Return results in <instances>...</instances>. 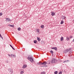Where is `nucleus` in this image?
Here are the masks:
<instances>
[{"instance_id": "1", "label": "nucleus", "mask_w": 74, "mask_h": 74, "mask_svg": "<svg viewBox=\"0 0 74 74\" xmlns=\"http://www.w3.org/2000/svg\"><path fill=\"white\" fill-rule=\"evenodd\" d=\"M27 59L30 60L31 63H33L34 62L33 58V57L31 55H29L28 56Z\"/></svg>"}, {"instance_id": "2", "label": "nucleus", "mask_w": 74, "mask_h": 74, "mask_svg": "<svg viewBox=\"0 0 74 74\" xmlns=\"http://www.w3.org/2000/svg\"><path fill=\"white\" fill-rule=\"evenodd\" d=\"M71 49H68L64 50V53H67V52H68L69 51H70V50H71Z\"/></svg>"}, {"instance_id": "3", "label": "nucleus", "mask_w": 74, "mask_h": 74, "mask_svg": "<svg viewBox=\"0 0 74 74\" xmlns=\"http://www.w3.org/2000/svg\"><path fill=\"white\" fill-rule=\"evenodd\" d=\"M56 60L55 58H53L51 60V63H56Z\"/></svg>"}, {"instance_id": "4", "label": "nucleus", "mask_w": 74, "mask_h": 74, "mask_svg": "<svg viewBox=\"0 0 74 74\" xmlns=\"http://www.w3.org/2000/svg\"><path fill=\"white\" fill-rule=\"evenodd\" d=\"M8 71H9V72L10 74H12L13 73V70L11 69H8Z\"/></svg>"}, {"instance_id": "5", "label": "nucleus", "mask_w": 74, "mask_h": 74, "mask_svg": "<svg viewBox=\"0 0 74 74\" xmlns=\"http://www.w3.org/2000/svg\"><path fill=\"white\" fill-rule=\"evenodd\" d=\"M61 18H62V19H66V17L65 16H64L63 15L61 16Z\"/></svg>"}, {"instance_id": "6", "label": "nucleus", "mask_w": 74, "mask_h": 74, "mask_svg": "<svg viewBox=\"0 0 74 74\" xmlns=\"http://www.w3.org/2000/svg\"><path fill=\"white\" fill-rule=\"evenodd\" d=\"M6 19L8 21V22H11V20L9 18H6Z\"/></svg>"}, {"instance_id": "7", "label": "nucleus", "mask_w": 74, "mask_h": 74, "mask_svg": "<svg viewBox=\"0 0 74 74\" xmlns=\"http://www.w3.org/2000/svg\"><path fill=\"white\" fill-rule=\"evenodd\" d=\"M51 15L53 16L55 15V13L54 12H51Z\"/></svg>"}, {"instance_id": "8", "label": "nucleus", "mask_w": 74, "mask_h": 74, "mask_svg": "<svg viewBox=\"0 0 74 74\" xmlns=\"http://www.w3.org/2000/svg\"><path fill=\"white\" fill-rule=\"evenodd\" d=\"M42 65H46V64H47V62H44L43 63H42Z\"/></svg>"}, {"instance_id": "9", "label": "nucleus", "mask_w": 74, "mask_h": 74, "mask_svg": "<svg viewBox=\"0 0 74 74\" xmlns=\"http://www.w3.org/2000/svg\"><path fill=\"white\" fill-rule=\"evenodd\" d=\"M27 67V65L26 64H24L23 66V67H22L23 69H25L26 67Z\"/></svg>"}, {"instance_id": "10", "label": "nucleus", "mask_w": 74, "mask_h": 74, "mask_svg": "<svg viewBox=\"0 0 74 74\" xmlns=\"http://www.w3.org/2000/svg\"><path fill=\"white\" fill-rule=\"evenodd\" d=\"M42 62H41V61L39 62H38L37 63V64H38V65H41V64H42Z\"/></svg>"}, {"instance_id": "11", "label": "nucleus", "mask_w": 74, "mask_h": 74, "mask_svg": "<svg viewBox=\"0 0 74 74\" xmlns=\"http://www.w3.org/2000/svg\"><path fill=\"white\" fill-rule=\"evenodd\" d=\"M50 53H51L52 56H53V51H52V50H51L50 51Z\"/></svg>"}, {"instance_id": "12", "label": "nucleus", "mask_w": 74, "mask_h": 74, "mask_svg": "<svg viewBox=\"0 0 74 74\" xmlns=\"http://www.w3.org/2000/svg\"><path fill=\"white\" fill-rule=\"evenodd\" d=\"M66 40H67V41H69V40H70V38L68 37H66Z\"/></svg>"}, {"instance_id": "13", "label": "nucleus", "mask_w": 74, "mask_h": 74, "mask_svg": "<svg viewBox=\"0 0 74 74\" xmlns=\"http://www.w3.org/2000/svg\"><path fill=\"white\" fill-rule=\"evenodd\" d=\"M63 40H64L63 37L62 36L61 37V38L60 41H63Z\"/></svg>"}, {"instance_id": "14", "label": "nucleus", "mask_w": 74, "mask_h": 74, "mask_svg": "<svg viewBox=\"0 0 74 74\" xmlns=\"http://www.w3.org/2000/svg\"><path fill=\"white\" fill-rule=\"evenodd\" d=\"M37 40L38 41H41V39L40 38H38V37H37Z\"/></svg>"}, {"instance_id": "15", "label": "nucleus", "mask_w": 74, "mask_h": 74, "mask_svg": "<svg viewBox=\"0 0 74 74\" xmlns=\"http://www.w3.org/2000/svg\"><path fill=\"white\" fill-rule=\"evenodd\" d=\"M63 23H64V22H63V21L62 20L61 21L60 24H61V25L62 24H63Z\"/></svg>"}, {"instance_id": "16", "label": "nucleus", "mask_w": 74, "mask_h": 74, "mask_svg": "<svg viewBox=\"0 0 74 74\" xmlns=\"http://www.w3.org/2000/svg\"><path fill=\"white\" fill-rule=\"evenodd\" d=\"M10 46L12 48V49H13L14 50H15V49H14V47H12V45H10Z\"/></svg>"}, {"instance_id": "17", "label": "nucleus", "mask_w": 74, "mask_h": 74, "mask_svg": "<svg viewBox=\"0 0 74 74\" xmlns=\"http://www.w3.org/2000/svg\"><path fill=\"white\" fill-rule=\"evenodd\" d=\"M40 74H45V72L43 71L41 72Z\"/></svg>"}, {"instance_id": "18", "label": "nucleus", "mask_w": 74, "mask_h": 74, "mask_svg": "<svg viewBox=\"0 0 74 74\" xmlns=\"http://www.w3.org/2000/svg\"><path fill=\"white\" fill-rule=\"evenodd\" d=\"M54 73L55 74H58V72L57 71H55L54 72Z\"/></svg>"}, {"instance_id": "19", "label": "nucleus", "mask_w": 74, "mask_h": 74, "mask_svg": "<svg viewBox=\"0 0 74 74\" xmlns=\"http://www.w3.org/2000/svg\"><path fill=\"white\" fill-rule=\"evenodd\" d=\"M11 58H14V54H11Z\"/></svg>"}, {"instance_id": "20", "label": "nucleus", "mask_w": 74, "mask_h": 74, "mask_svg": "<svg viewBox=\"0 0 74 74\" xmlns=\"http://www.w3.org/2000/svg\"><path fill=\"white\" fill-rule=\"evenodd\" d=\"M34 44H36L37 43V41L36 40H35L34 41Z\"/></svg>"}, {"instance_id": "21", "label": "nucleus", "mask_w": 74, "mask_h": 74, "mask_svg": "<svg viewBox=\"0 0 74 74\" xmlns=\"http://www.w3.org/2000/svg\"><path fill=\"white\" fill-rule=\"evenodd\" d=\"M44 26L43 25H42L40 26L41 28H44Z\"/></svg>"}, {"instance_id": "22", "label": "nucleus", "mask_w": 74, "mask_h": 74, "mask_svg": "<svg viewBox=\"0 0 74 74\" xmlns=\"http://www.w3.org/2000/svg\"><path fill=\"white\" fill-rule=\"evenodd\" d=\"M17 29L18 30V31H20V30H21V28L20 27H19Z\"/></svg>"}, {"instance_id": "23", "label": "nucleus", "mask_w": 74, "mask_h": 74, "mask_svg": "<svg viewBox=\"0 0 74 74\" xmlns=\"http://www.w3.org/2000/svg\"><path fill=\"white\" fill-rule=\"evenodd\" d=\"M54 49H55V50L56 51H57V48L56 47H54Z\"/></svg>"}, {"instance_id": "24", "label": "nucleus", "mask_w": 74, "mask_h": 74, "mask_svg": "<svg viewBox=\"0 0 74 74\" xmlns=\"http://www.w3.org/2000/svg\"><path fill=\"white\" fill-rule=\"evenodd\" d=\"M37 32H38V33H39L40 32V30L38 29H37Z\"/></svg>"}, {"instance_id": "25", "label": "nucleus", "mask_w": 74, "mask_h": 74, "mask_svg": "<svg viewBox=\"0 0 74 74\" xmlns=\"http://www.w3.org/2000/svg\"><path fill=\"white\" fill-rule=\"evenodd\" d=\"M24 72H23V71H21V73H21V74H23V73H24Z\"/></svg>"}, {"instance_id": "26", "label": "nucleus", "mask_w": 74, "mask_h": 74, "mask_svg": "<svg viewBox=\"0 0 74 74\" xmlns=\"http://www.w3.org/2000/svg\"><path fill=\"white\" fill-rule=\"evenodd\" d=\"M62 74V72L61 71L58 74Z\"/></svg>"}, {"instance_id": "27", "label": "nucleus", "mask_w": 74, "mask_h": 74, "mask_svg": "<svg viewBox=\"0 0 74 74\" xmlns=\"http://www.w3.org/2000/svg\"><path fill=\"white\" fill-rule=\"evenodd\" d=\"M3 15V13L1 12L0 13V16H1Z\"/></svg>"}, {"instance_id": "28", "label": "nucleus", "mask_w": 74, "mask_h": 74, "mask_svg": "<svg viewBox=\"0 0 74 74\" xmlns=\"http://www.w3.org/2000/svg\"><path fill=\"white\" fill-rule=\"evenodd\" d=\"M41 67H48V66H41Z\"/></svg>"}, {"instance_id": "29", "label": "nucleus", "mask_w": 74, "mask_h": 74, "mask_svg": "<svg viewBox=\"0 0 74 74\" xmlns=\"http://www.w3.org/2000/svg\"><path fill=\"white\" fill-rule=\"evenodd\" d=\"M14 58H16V55H13V58H14Z\"/></svg>"}, {"instance_id": "30", "label": "nucleus", "mask_w": 74, "mask_h": 74, "mask_svg": "<svg viewBox=\"0 0 74 74\" xmlns=\"http://www.w3.org/2000/svg\"><path fill=\"white\" fill-rule=\"evenodd\" d=\"M9 25L11 26V27H14V26L13 25Z\"/></svg>"}, {"instance_id": "31", "label": "nucleus", "mask_w": 74, "mask_h": 74, "mask_svg": "<svg viewBox=\"0 0 74 74\" xmlns=\"http://www.w3.org/2000/svg\"><path fill=\"white\" fill-rule=\"evenodd\" d=\"M8 56H9L10 57V58H11V54H10H10H8Z\"/></svg>"}, {"instance_id": "32", "label": "nucleus", "mask_w": 74, "mask_h": 74, "mask_svg": "<svg viewBox=\"0 0 74 74\" xmlns=\"http://www.w3.org/2000/svg\"><path fill=\"white\" fill-rule=\"evenodd\" d=\"M70 38H73V36H71L70 37Z\"/></svg>"}, {"instance_id": "33", "label": "nucleus", "mask_w": 74, "mask_h": 74, "mask_svg": "<svg viewBox=\"0 0 74 74\" xmlns=\"http://www.w3.org/2000/svg\"><path fill=\"white\" fill-rule=\"evenodd\" d=\"M54 48H55V47L52 48L51 49H54Z\"/></svg>"}, {"instance_id": "34", "label": "nucleus", "mask_w": 74, "mask_h": 74, "mask_svg": "<svg viewBox=\"0 0 74 74\" xmlns=\"http://www.w3.org/2000/svg\"><path fill=\"white\" fill-rule=\"evenodd\" d=\"M70 62V60H67V62Z\"/></svg>"}, {"instance_id": "35", "label": "nucleus", "mask_w": 74, "mask_h": 74, "mask_svg": "<svg viewBox=\"0 0 74 74\" xmlns=\"http://www.w3.org/2000/svg\"><path fill=\"white\" fill-rule=\"evenodd\" d=\"M65 61V63H67V60H66Z\"/></svg>"}, {"instance_id": "36", "label": "nucleus", "mask_w": 74, "mask_h": 74, "mask_svg": "<svg viewBox=\"0 0 74 74\" xmlns=\"http://www.w3.org/2000/svg\"><path fill=\"white\" fill-rule=\"evenodd\" d=\"M1 38H2V39H3V37L1 36Z\"/></svg>"}, {"instance_id": "37", "label": "nucleus", "mask_w": 74, "mask_h": 74, "mask_svg": "<svg viewBox=\"0 0 74 74\" xmlns=\"http://www.w3.org/2000/svg\"><path fill=\"white\" fill-rule=\"evenodd\" d=\"M2 36H1V34H0V37H2Z\"/></svg>"}, {"instance_id": "38", "label": "nucleus", "mask_w": 74, "mask_h": 74, "mask_svg": "<svg viewBox=\"0 0 74 74\" xmlns=\"http://www.w3.org/2000/svg\"><path fill=\"white\" fill-rule=\"evenodd\" d=\"M63 63H66L65 61H64L63 62Z\"/></svg>"}, {"instance_id": "39", "label": "nucleus", "mask_w": 74, "mask_h": 74, "mask_svg": "<svg viewBox=\"0 0 74 74\" xmlns=\"http://www.w3.org/2000/svg\"><path fill=\"white\" fill-rule=\"evenodd\" d=\"M49 64H51V62H49Z\"/></svg>"}, {"instance_id": "40", "label": "nucleus", "mask_w": 74, "mask_h": 74, "mask_svg": "<svg viewBox=\"0 0 74 74\" xmlns=\"http://www.w3.org/2000/svg\"><path fill=\"white\" fill-rule=\"evenodd\" d=\"M70 56H71V54H70Z\"/></svg>"}, {"instance_id": "41", "label": "nucleus", "mask_w": 74, "mask_h": 74, "mask_svg": "<svg viewBox=\"0 0 74 74\" xmlns=\"http://www.w3.org/2000/svg\"><path fill=\"white\" fill-rule=\"evenodd\" d=\"M71 56H72V55H71Z\"/></svg>"}, {"instance_id": "42", "label": "nucleus", "mask_w": 74, "mask_h": 74, "mask_svg": "<svg viewBox=\"0 0 74 74\" xmlns=\"http://www.w3.org/2000/svg\"><path fill=\"white\" fill-rule=\"evenodd\" d=\"M43 45L44 44H43Z\"/></svg>"}, {"instance_id": "43", "label": "nucleus", "mask_w": 74, "mask_h": 74, "mask_svg": "<svg viewBox=\"0 0 74 74\" xmlns=\"http://www.w3.org/2000/svg\"><path fill=\"white\" fill-rule=\"evenodd\" d=\"M69 53H70V52H69Z\"/></svg>"}]
</instances>
